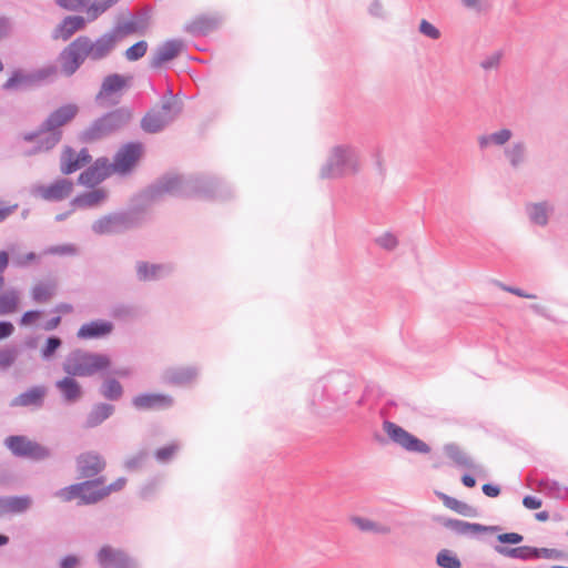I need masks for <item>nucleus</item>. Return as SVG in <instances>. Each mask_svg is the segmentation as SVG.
Returning a JSON list of instances; mask_svg holds the SVG:
<instances>
[{
    "instance_id": "nucleus-43",
    "label": "nucleus",
    "mask_w": 568,
    "mask_h": 568,
    "mask_svg": "<svg viewBox=\"0 0 568 568\" xmlns=\"http://www.w3.org/2000/svg\"><path fill=\"white\" fill-rule=\"evenodd\" d=\"M526 146L523 141L515 142L510 148L505 149V155L511 168L517 169L525 161Z\"/></svg>"
},
{
    "instance_id": "nucleus-6",
    "label": "nucleus",
    "mask_w": 568,
    "mask_h": 568,
    "mask_svg": "<svg viewBox=\"0 0 568 568\" xmlns=\"http://www.w3.org/2000/svg\"><path fill=\"white\" fill-rule=\"evenodd\" d=\"M383 430L387 436L386 438L381 435L375 436L382 445L392 442L405 452L417 455H428L432 452L429 444L392 420L385 419L383 422Z\"/></svg>"
},
{
    "instance_id": "nucleus-15",
    "label": "nucleus",
    "mask_w": 568,
    "mask_h": 568,
    "mask_svg": "<svg viewBox=\"0 0 568 568\" xmlns=\"http://www.w3.org/2000/svg\"><path fill=\"white\" fill-rule=\"evenodd\" d=\"M85 51L88 52V58L92 61H99L106 58L111 51L115 48L118 41L122 38L114 29V27L98 37L94 41H92L88 36H80Z\"/></svg>"
},
{
    "instance_id": "nucleus-39",
    "label": "nucleus",
    "mask_w": 568,
    "mask_h": 568,
    "mask_svg": "<svg viewBox=\"0 0 568 568\" xmlns=\"http://www.w3.org/2000/svg\"><path fill=\"white\" fill-rule=\"evenodd\" d=\"M182 108L178 101V97L173 93L171 87L166 88L165 93L161 99V111L164 113L163 116H172V120L180 114Z\"/></svg>"
},
{
    "instance_id": "nucleus-23",
    "label": "nucleus",
    "mask_w": 568,
    "mask_h": 568,
    "mask_svg": "<svg viewBox=\"0 0 568 568\" xmlns=\"http://www.w3.org/2000/svg\"><path fill=\"white\" fill-rule=\"evenodd\" d=\"M106 467L104 458L97 452H85L77 457L79 478L84 480L101 474Z\"/></svg>"
},
{
    "instance_id": "nucleus-61",
    "label": "nucleus",
    "mask_w": 568,
    "mask_h": 568,
    "mask_svg": "<svg viewBox=\"0 0 568 568\" xmlns=\"http://www.w3.org/2000/svg\"><path fill=\"white\" fill-rule=\"evenodd\" d=\"M17 247L16 244H11L7 250H0V275H4L10 264V255L14 254Z\"/></svg>"
},
{
    "instance_id": "nucleus-57",
    "label": "nucleus",
    "mask_w": 568,
    "mask_h": 568,
    "mask_svg": "<svg viewBox=\"0 0 568 568\" xmlns=\"http://www.w3.org/2000/svg\"><path fill=\"white\" fill-rule=\"evenodd\" d=\"M418 31L432 40H438L442 36L440 30L426 19L420 20Z\"/></svg>"
},
{
    "instance_id": "nucleus-8",
    "label": "nucleus",
    "mask_w": 568,
    "mask_h": 568,
    "mask_svg": "<svg viewBox=\"0 0 568 568\" xmlns=\"http://www.w3.org/2000/svg\"><path fill=\"white\" fill-rule=\"evenodd\" d=\"M358 172V159L354 148L348 145H336L326 163L321 168V179H336L343 176L347 171Z\"/></svg>"
},
{
    "instance_id": "nucleus-21",
    "label": "nucleus",
    "mask_w": 568,
    "mask_h": 568,
    "mask_svg": "<svg viewBox=\"0 0 568 568\" xmlns=\"http://www.w3.org/2000/svg\"><path fill=\"white\" fill-rule=\"evenodd\" d=\"M128 14L130 16L128 20L119 21L114 26L120 37L123 39L130 34H143L150 24L151 9H144L138 14L128 10Z\"/></svg>"
},
{
    "instance_id": "nucleus-17",
    "label": "nucleus",
    "mask_w": 568,
    "mask_h": 568,
    "mask_svg": "<svg viewBox=\"0 0 568 568\" xmlns=\"http://www.w3.org/2000/svg\"><path fill=\"white\" fill-rule=\"evenodd\" d=\"M436 520L443 527L452 530L458 536L476 537L480 534L498 532L501 530V527L497 525L487 526L479 523H469L462 519L448 518L443 516L437 517Z\"/></svg>"
},
{
    "instance_id": "nucleus-46",
    "label": "nucleus",
    "mask_w": 568,
    "mask_h": 568,
    "mask_svg": "<svg viewBox=\"0 0 568 568\" xmlns=\"http://www.w3.org/2000/svg\"><path fill=\"white\" fill-rule=\"evenodd\" d=\"M7 497L9 514H22L27 511L32 504V499L29 495H16Z\"/></svg>"
},
{
    "instance_id": "nucleus-56",
    "label": "nucleus",
    "mask_w": 568,
    "mask_h": 568,
    "mask_svg": "<svg viewBox=\"0 0 568 568\" xmlns=\"http://www.w3.org/2000/svg\"><path fill=\"white\" fill-rule=\"evenodd\" d=\"M148 456H149L148 452L142 449L139 453H136L135 455L126 458L123 466L128 471L138 470L139 468H141L143 466Z\"/></svg>"
},
{
    "instance_id": "nucleus-34",
    "label": "nucleus",
    "mask_w": 568,
    "mask_h": 568,
    "mask_svg": "<svg viewBox=\"0 0 568 568\" xmlns=\"http://www.w3.org/2000/svg\"><path fill=\"white\" fill-rule=\"evenodd\" d=\"M171 121L172 116H163L151 110L142 116L140 126L148 134H156L162 132Z\"/></svg>"
},
{
    "instance_id": "nucleus-19",
    "label": "nucleus",
    "mask_w": 568,
    "mask_h": 568,
    "mask_svg": "<svg viewBox=\"0 0 568 568\" xmlns=\"http://www.w3.org/2000/svg\"><path fill=\"white\" fill-rule=\"evenodd\" d=\"M73 191V182L68 178H58L49 184H39L33 190V195L49 202H60L67 199Z\"/></svg>"
},
{
    "instance_id": "nucleus-29",
    "label": "nucleus",
    "mask_w": 568,
    "mask_h": 568,
    "mask_svg": "<svg viewBox=\"0 0 568 568\" xmlns=\"http://www.w3.org/2000/svg\"><path fill=\"white\" fill-rule=\"evenodd\" d=\"M115 412V406L112 403L99 402L92 405L90 412L87 414L82 427L84 429H92L102 425Z\"/></svg>"
},
{
    "instance_id": "nucleus-45",
    "label": "nucleus",
    "mask_w": 568,
    "mask_h": 568,
    "mask_svg": "<svg viewBox=\"0 0 568 568\" xmlns=\"http://www.w3.org/2000/svg\"><path fill=\"white\" fill-rule=\"evenodd\" d=\"M61 346V337L57 335H49L40 349L41 358L43 361H51L55 356L57 352Z\"/></svg>"
},
{
    "instance_id": "nucleus-49",
    "label": "nucleus",
    "mask_w": 568,
    "mask_h": 568,
    "mask_svg": "<svg viewBox=\"0 0 568 568\" xmlns=\"http://www.w3.org/2000/svg\"><path fill=\"white\" fill-rule=\"evenodd\" d=\"M110 315L115 320L123 321L128 318H134L138 315V310L133 305L118 303L111 307Z\"/></svg>"
},
{
    "instance_id": "nucleus-14",
    "label": "nucleus",
    "mask_w": 568,
    "mask_h": 568,
    "mask_svg": "<svg viewBox=\"0 0 568 568\" xmlns=\"http://www.w3.org/2000/svg\"><path fill=\"white\" fill-rule=\"evenodd\" d=\"M95 559L100 568H140L139 561L124 549L108 544L100 547Z\"/></svg>"
},
{
    "instance_id": "nucleus-20",
    "label": "nucleus",
    "mask_w": 568,
    "mask_h": 568,
    "mask_svg": "<svg viewBox=\"0 0 568 568\" xmlns=\"http://www.w3.org/2000/svg\"><path fill=\"white\" fill-rule=\"evenodd\" d=\"M133 77L130 74L110 73L102 80L95 101L102 105V100L121 97L122 92L131 87Z\"/></svg>"
},
{
    "instance_id": "nucleus-33",
    "label": "nucleus",
    "mask_w": 568,
    "mask_h": 568,
    "mask_svg": "<svg viewBox=\"0 0 568 568\" xmlns=\"http://www.w3.org/2000/svg\"><path fill=\"white\" fill-rule=\"evenodd\" d=\"M102 382L99 386V394L109 402H118L120 400L124 395V387L121 384V382L110 375H101Z\"/></svg>"
},
{
    "instance_id": "nucleus-16",
    "label": "nucleus",
    "mask_w": 568,
    "mask_h": 568,
    "mask_svg": "<svg viewBox=\"0 0 568 568\" xmlns=\"http://www.w3.org/2000/svg\"><path fill=\"white\" fill-rule=\"evenodd\" d=\"M113 174L115 173L109 158L100 156L78 175L77 184L93 189Z\"/></svg>"
},
{
    "instance_id": "nucleus-50",
    "label": "nucleus",
    "mask_w": 568,
    "mask_h": 568,
    "mask_svg": "<svg viewBox=\"0 0 568 568\" xmlns=\"http://www.w3.org/2000/svg\"><path fill=\"white\" fill-rule=\"evenodd\" d=\"M179 448V444L173 442L156 448L153 453V456L158 463L166 464L174 457Z\"/></svg>"
},
{
    "instance_id": "nucleus-47",
    "label": "nucleus",
    "mask_w": 568,
    "mask_h": 568,
    "mask_svg": "<svg viewBox=\"0 0 568 568\" xmlns=\"http://www.w3.org/2000/svg\"><path fill=\"white\" fill-rule=\"evenodd\" d=\"M528 214L530 221L539 226L548 224L547 206L546 203H534L529 205Z\"/></svg>"
},
{
    "instance_id": "nucleus-53",
    "label": "nucleus",
    "mask_w": 568,
    "mask_h": 568,
    "mask_svg": "<svg viewBox=\"0 0 568 568\" xmlns=\"http://www.w3.org/2000/svg\"><path fill=\"white\" fill-rule=\"evenodd\" d=\"M18 348L14 345H9L0 349V369H9L18 358Z\"/></svg>"
},
{
    "instance_id": "nucleus-41",
    "label": "nucleus",
    "mask_w": 568,
    "mask_h": 568,
    "mask_svg": "<svg viewBox=\"0 0 568 568\" xmlns=\"http://www.w3.org/2000/svg\"><path fill=\"white\" fill-rule=\"evenodd\" d=\"M436 565L439 568H462L463 564L457 554L450 549H442L436 555Z\"/></svg>"
},
{
    "instance_id": "nucleus-1",
    "label": "nucleus",
    "mask_w": 568,
    "mask_h": 568,
    "mask_svg": "<svg viewBox=\"0 0 568 568\" xmlns=\"http://www.w3.org/2000/svg\"><path fill=\"white\" fill-rule=\"evenodd\" d=\"M151 197L169 194L174 197L227 201L233 197V189L222 179L211 175H189L165 173L148 185Z\"/></svg>"
},
{
    "instance_id": "nucleus-59",
    "label": "nucleus",
    "mask_w": 568,
    "mask_h": 568,
    "mask_svg": "<svg viewBox=\"0 0 568 568\" xmlns=\"http://www.w3.org/2000/svg\"><path fill=\"white\" fill-rule=\"evenodd\" d=\"M376 243L384 250L392 251L398 245L397 237L390 232L384 233L382 236H378Z\"/></svg>"
},
{
    "instance_id": "nucleus-36",
    "label": "nucleus",
    "mask_w": 568,
    "mask_h": 568,
    "mask_svg": "<svg viewBox=\"0 0 568 568\" xmlns=\"http://www.w3.org/2000/svg\"><path fill=\"white\" fill-rule=\"evenodd\" d=\"M77 151L70 146L65 145L61 152L60 156V171L64 175H70L79 170H81V164H79Z\"/></svg>"
},
{
    "instance_id": "nucleus-22",
    "label": "nucleus",
    "mask_w": 568,
    "mask_h": 568,
    "mask_svg": "<svg viewBox=\"0 0 568 568\" xmlns=\"http://www.w3.org/2000/svg\"><path fill=\"white\" fill-rule=\"evenodd\" d=\"M113 322L104 318H95L83 323L77 331V338L81 341L102 339L112 334Z\"/></svg>"
},
{
    "instance_id": "nucleus-35",
    "label": "nucleus",
    "mask_w": 568,
    "mask_h": 568,
    "mask_svg": "<svg viewBox=\"0 0 568 568\" xmlns=\"http://www.w3.org/2000/svg\"><path fill=\"white\" fill-rule=\"evenodd\" d=\"M494 550L504 557L524 561L536 559L537 552L535 546L527 545L518 547L494 546Z\"/></svg>"
},
{
    "instance_id": "nucleus-42",
    "label": "nucleus",
    "mask_w": 568,
    "mask_h": 568,
    "mask_svg": "<svg viewBox=\"0 0 568 568\" xmlns=\"http://www.w3.org/2000/svg\"><path fill=\"white\" fill-rule=\"evenodd\" d=\"M55 294V286L52 283L40 282L31 290L32 300L36 303H45Z\"/></svg>"
},
{
    "instance_id": "nucleus-63",
    "label": "nucleus",
    "mask_w": 568,
    "mask_h": 568,
    "mask_svg": "<svg viewBox=\"0 0 568 568\" xmlns=\"http://www.w3.org/2000/svg\"><path fill=\"white\" fill-rule=\"evenodd\" d=\"M503 53L501 51H495L493 54L486 57L481 62L480 67L484 70H491L494 68H497L500 63Z\"/></svg>"
},
{
    "instance_id": "nucleus-5",
    "label": "nucleus",
    "mask_w": 568,
    "mask_h": 568,
    "mask_svg": "<svg viewBox=\"0 0 568 568\" xmlns=\"http://www.w3.org/2000/svg\"><path fill=\"white\" fill-rule=\"evenodd\" d=\"M110 367H112V361L108 354L80 348L72 351L62 366L64 372H70L77 377L110 374Z\"/></svg>"
},
{
    "instance_id": "nucleus-26",
    "label": "nucleus",
    "mask_w": 568,
    "mask_h": 568,
    "mask_svg": "<svg viewBox=\"0 0 568 568\" xmlns=\"http://www.w3.org/2000/svg\"><path fill=\"white\" fill-rule=\"evenodd\" d=\"M87 19L80 14H71L64 17L60 23L53 29L51 37L54 40L62 39L67 41L72 38L74 33L81 31L87 26Z\"/></svg>"
},
{
    "instance_id": "nucleus-32",
    "label": "nucleus",
    "mask_w": 568,
    "mask_h": 568,
    "mask_svg": "<svg viewBox=\"0 0 568 568\" xmlns=\"http://www.w3.org/2000/svg\"><path fill=\"white\" fill-rule=\"evenodd\" d=\"M47 395V388L42 385H34L19 394L17 397H14L10 406H22V407H41L44 403V398Z\"/></svg>"
},
{
    "instance_id": "nucleus-40",
    "label": "nucleus",
    "mask_w": 568,
    "mask_h": 568,
    "mask_svg": "<svg viewBox=\"0 0 568 568\" xmlns=\"http://www.w3.org/2000/svg\"><path fill=\"white\" fill-rule=\"evenodd\" d=\"M196 374L194 367H180L170 372L168 381L172 385H186L195 378Z\"/></svg>"
},
{
    "instance_id": "nucleus-10",
    "label": "nucleus",
    "mask_w": 568,
    "mask_h": 568,
    "mask_svg": "<svg viewBox=\"0 0 568 568\" xmlns=\"http://www.w3.org/2000/svg\"><path fill=\"white\" fill-rule=\"evenodd\" d=\"M4 446L17 458L39 462L51 456V450L47 446L26 435H9L4 439Z\"/></svg>"
},
{
    "instance_id": "nucleus-3",
    "label": "nucleus",
    "mask_w": 568,
    "mask_h": 568,
    "mask_svg": "<svg viewBox=\"0 0 568 568\" xmlns=\"http://www.w3.org/2000/svg\"><path fill=\"white\" fill-rule=\"evenodd\" d=\"M354 384L355 377L346 371L328 373L313 387L312 410L318 416H326L336 407L346 405V396Z\"/></svg>"
},
{
    "instance_id": "nucleus-18",
    "label": "nucleus",
    "mask_w": 568,
    "mask_h": 568,
    "mask_svg": "<svg viewBox=\"0 0 568 568\" xmlns=\"http://www.w3.org/2000/svg\"><path fill=\"white\" fill-rule=\"evenodd\" d=\"M184 49L185 43L182 39H168L153 50L150 57L149 67L153 70H159L176 59Z\"/></svg>"
},
{
    "instance_id": "nucleus-58",
    "label": "nucleus",
    "mask_w": 568,
    "mask_h": 568,
    "mask_svg": "<svg viewBox=\"0 0 568 568\" xmlns=\"http://www.w3.org/2000/svg\"><path fill=\"white\" fill-rule=\"evenodd\" d=\"M497 541L498 546L519 545L524 541V536L515 531L501 532L497 535Z\"/></svg>"
},
{
    "instance_id": "nucleus-4",
    "label": "nucleus",
    "mask_w": 568,
    "mask_h": 568,
    "mask_svg": "<svg viewBox=\"0 0 568 568\" xmlns=\"http://www.w3.org/2000/svg\"><path fill=\"white\" fill-rule=\"evenodd\" d=\"M132 119L133 110L130 106L115 108L92 121L90 126L80 133L79 139L81 142L89 143L111 136L125 129Z\"/></svg>"
},
{
    "instance_id": "nucleus-62",
    "label": "nucleus",
    "mask_w": 568,
    "mask_h": 568,
    "mask_svg": "<svg viewBox=\"0 0 568 568\" xmlns=\"http://www.w3.org/2000/svg\"><path fill=\"white\" fill-rule=\"evenodd\" d=\"M511 135V130L504 128L500 129L499 131L489 134V139L493 140V143L496 145H504L510 140Z\"/></svg>"
},
{
    "instance_id": "nucleus-12",
    "label": "nucleus",
    "mask_w": 568,
    "mask_h": 568,
    "mask_svg": "<svg viewBox=\"0 0 568 568\" xmlns=\"http://www.w3.org/2000/svg\"><path fill=\"white\" fill-rule=\"evenodd\" d=\"M85 484L87 483L82 480L65 486L57 491V496H59L63 501L77 500L78 506L95 505L105 498L102 488L97 489L92 486L82 487Z\"/></svg>"
},
{
    "instance_id": "nucleus-44",
    "label": "nucleus",
    "mask_w": 568,
    "mask_h": 568,
    "mask_svg": "<svg viewBox=\"0 0 568 568\" xmlns=\"http://www.w3.org/2000/svg\"><path fill=\"white\" fill-rule=\"evenodd\" d=\"M384 390L379 385L374 382L366 384L361 398L356 400L357 405L362 406L366 403H376L384 396Z\"/></svg>"
},
{
    "instance_id": "nucleus-2",
    "label": "nucleus",
    "mask_w": 568,
    "mask_h": 568,
    "mask_svg": "<svg viewBox=\"0 0 568 568\" xmlns=\"http://www.w3.org/2000/svg\"><path fill=\"white\" fill-rule=\"evenodd\" d=\"M148 186L135 193L126 210L113 211L97 219L91 230L97 235H120L140 229L146 221V210L158 197H151Z\"/></svg>"
},
{
    "instance_id": "nucleus-13",
    "label": "nucleus",
    "mask_w": 568,
    "mask_h": 568,
    "mask_svg": "<svg viewBox=\"0 0 568 568\" xmlns=\"http://www.w3.org/2000/svg\"><path fill=\"white\" fill-rule=\"evenodd\" d=\"M130 404L139 413L160 412L172 408L175 400L170 394L148 390L134 395Z\"/></svg>"
},
{
    "instance_id": "nucleus-30",
    "label": "nucleus",
    "mask_w": 568,
    "mask_h": 568,
    "mask_svg": "<svg viewBox=\"0 0 568 568\" xmlns=\"http://www.w3.org/2000/svg\"><path fill=\"white\" fill-rule=\"evenodd\" d=\"M443 450H444L445 456L448 459L453 460L457 467H464V468L470 469L474 473H476L477 475H480V473L483 471V466L474 463V460L463 452V449L460 448V446L458 444H456V443L445 444L443 447Z\"/></svg>"
},
{
    "instance_id": "nucleus-9",
    "label": "nucleus",
    "mask_w": 568,
    "mask_h": 568,
    "mask_svg": "<svg viewBox=\"0 0 568 568\" xmlns=\"http://www.w3.org/2000/svg\"><path fill=\"white\" fill-rule=\"evenodd\" d=\"M145 152V146L141 141H128L123 143L113 155L111 165L114 173L121 178L131 175Z\"/></svg>"
},
{
    "instance_id": "nucleus-37",
    "label": "nucleus",
    "mask_w": 568,
    "mask_h": 568,
    "mask_svg": "<svg viewBox=\"0 0 568 568\" xmlns=\"http://www.w3.org/2000/svg\"><path fill=\"white\" fill-rule=\"evenodd\" d=\"M44 138H39L37 143L27 151V155H34L43 151L52 150L62 139V131H47Z\"/></svg>"
},
{
    "instance_id": "nucleus-52",
    "label": "nucleus",
    "mask_w": 568,
    "mask_h": 568,
    "mask_svg": "<svg viewBox=\"0 0 568 568\" xmlns=\"http://www.w3.org/2000/svg\"><path fill=\"white\" fill-rule=\"evenodd\" d=\"M78 253H79V248L73 243L51 245L43 250L44 255L74 256Z\"/></svg>"
},
{
    "instance_id": "nucleus-24",
    "label": "nucleus",
    "mask_w": 568,
    "mask_h": 568,
    "mask_svg": "<svg viewBox=\"0 0 568 568\" xmlns=\"http://www.w3.org/2000/svg\"><path fill=\"white\" fill-rule=\"evenodd\" d=\"M79 108L74 103H65L53 110L42 121L43 128L47 131H62L61 126L70 123L78 114Z\"/></svg>"
},
{
    "instance_id": "nucleus-27",
    "label": "nucleus",
    "mask_w": 568,
    "mask_h": 568,
    "mask_svg": "<svg viewBox=\"0 0 568 568\" xmlns=\"http://www.w3.org/2000/svg\"><path fill=\"white\" fill-rule=\"evenodd\" d=\"M136 277L140 282H152L164 278L172 273V266L162 263H149L145 261H138Z\"/></svg>"
},
{
    "instance_id": "nucleus-31",
    "label": "nucleus",
    "mask_w": 568,
    "mask_h": 568,
    "mask_svg": "<svg viewBox=\"0 0 568 568\" xmlns=\"http://www.w3.org/2000/svg\"><path fill=\"white\" fill-rule=\"evenodd\" d=\"M108 197V192L103 187H93L90 191H83L77 194L71 201L70 205L73 209H88L95 207L103 203Z\"/></svg>"
},
{
    "instance_id": "nucleus-51",
    "label": "nucleus",
    "mask_w": 568,
    "mask_h": 568,
    "mask_svg": "<svg viewBox=\"0 0 568 568\" xmlns=\"http://www.w3.org/2000/svg\"><path fill=\"white\" fill-rule=\"evenodd\" d=\"M448 506L446 508L462 515V516H465V517H478V510L477 508L468 505L467 503L465 501H462V500H458L457 498L453 497V499L450 501H448Z\"/></svg>"
},
{
    "instance_id": "nucleus-48",
    "label": "nucleus",
    "mask_w": 568,
    "mask_h": 568,
    "mask_svg": "<svg viewBox=\"0 0 568 568\" xmlns=\"http://www.w3.org/2000/svg\"><path fill=\"white\" fill-rule=\"evenodd\" d=\"M149 44L146 40H139L130 45L123 53L124 58L130 62L141 60L148 52Z\"/></svg>"
},
{
    "instance_id": "nucleus-28",
    "label": "nucleus",
    "mask_w": 568,
    "mask_h": 568,
    "mask_svg": "<svg viewBox=\"0 0 568 568\" xmlns=\"http://www.w3.org/2000/svg\"><path fill=\"white\" fill-rule=\"evenodd\" d=\"M220 20L207 14H199L184 24L183 31L192 37H206L219 28Z\"/></svg>"
},
{
    "instance_id": "nucleus-7",
    "label": "nucleus",
    "mask_w": 568,
    "mask_h": 568,
    "mask_svg": "<svg viewBox=\"0 0 568 568\" xmlns=\"http://www.w3.org/2000/svg\"><path fill=\"white\" fill-rule=\"evenodd\" d=\"M57 71L58 68L54 64H48L32 71H27L22 68H16L11 71L8 79L2 83L1 89L6 92H18L38 88L47 79L54 75Z\"/></svg>"
},
{
    "instance_id": "nucleus-54",
    "label": "nucleus",
    "mask_w": 568,
    "mask_h": 568,
    "mask_svg": "<svg viewBox=\"0 0 568 568\" xmlns=\"http://www.w3.org/2000/svg\"><path fill=\"white\" fill-rule=\"evenodd\" d=\"M13 260L12 263L16 267L26 268L32 264H38L40 262L41 255L36 252H28L24 254H12Z\"/></svg>"
},
{
    "instance_id": "nucleus-25",
    "label": "nucleus",
    "mask_w": 568,
    "mask_h": 568,
    "mask_svg": "<svg viewBox=\"0 0 568 568\" xmlns=\"http://www.w3.org/2000/svg\"><path fill=\"white\" fill-rule=\"evenodd\" d=\"M67 375L54 383L55 388L59 390L62 400L65 404H74L83 396V388L75 378L77 376L70 372H64Z\"/></svg>"
},
{
    "instance_id": "nucleus-38",
    "label": "nucleus",
    "mask_w": 568,
    "mask_h": 568,
    "mask_svg": "<svg viewBox=\"0 0 568 568\" xmlns=\"http://www.w3.org/2000/svg\"><path fill=\"white\" fill-rule=\"evenodd\" d=\"M20 304V293L16 288H9L0 293V315H9L17 312Z\"/></svg>"
},
{
    "instance_id": "nucleus-11",
    "label": "nucleus",
    "mask_w": 568,
    "mask_h": 568,
    "mask_svg": "<svg viewBox=\"0 0 568 568\" xmlns=\"http://www.w3.org/2000/svg\"><path fill=\"white\" fill-rule=\"evenodd\" d=\"M88 59V52L79 37L64 47L58 55L60 72L64 77H72Z\"/></svg>"
},
{
    "instance_id": "nucleus-64",
    "label": "nucleus",
    "mask_w": 568,
    "mask_h": 568,
    "mask_svg": "<svg viewBox=\"0 0 568 568\" xmlns=\"http://www.w3.org/2000/svg\"><path fill=\"white\" fill-rule=\"evenodd\" d=\"M79 566L80 557L74 554H68L59 561V568H78Z\"/></svg>"
},
{
    "instance_id": "nucleus-55",
    "label": "nucleus",
    "mask_w": 568,
    "mask_h": 568,
    "mask_svg": "<svg viewBox=\"0 0 568 568\" xmlns=\"http://www.w3.org/2000/svg\"><path fill=\"white\" fill-rule=\"evenodd\" d=\"M536 559H554V560H567L568 555L556 548L536 547Z\"/></svg>"
},
{
    "instance_id": "nucleus-60",
    "label": "nucleus",
    "mask_w": 568,
    "mask_h": 568,
    "mask_svg": "<svg viewBox=\"0 0 568 568\" xmlns=\"http://www.w3.org/2000/svg\"><path fill=\"white\" fill-rule=\"evenodd\" d=\"M43 313V310H28L22 313L19 324L21 326L33 325Z\"/></svg>"
}]
</instances>
